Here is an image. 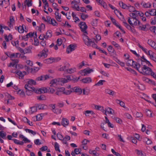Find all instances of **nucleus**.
<instances>
[{
    "instance_id": "1",
    "label": "nucleus",
    "mask_w": 156,
    "mask_h": 156,
    "mask_svg": "<svg viewBox=\"0 0 156 156\" xmlns=\"http://www.w3.org/2000/svg\"><path fill=\"white\" fill-rule=\"evenodd\" d=\"M136 70L140 73L145 76L150 75L152 70L150 67L145 65L141 66L139 64L137 66Z\"/></svg>"
},
{
    "instance_id": "2",
    "label": "nucleus",
    "mask_w": 156,
    "mask_h": 156,
    "mask_svg": "<svg viewBox=\"0 0 156 156\" xmlns=\"http://www.w3.org/2000/svg\"><path fill=\"white\" fill-rule=\"evenodd\" d=\"M87 34H83V39L85 44L88 46H91L94 48H97V44L89 39Z\"/></svg>"
},
{
    "instance_id": "3",
    "label": "nucleus",
    "mask_w": 156,
    "mask_h": 156,
    "mask_svg": "<svg viewBox=\"0 0 156 156\" xmlns=\"http://www.w3.org/2000/svg\"><path fill=\"white\" fill-rule=\"evenodd\" d=\"M36 84V82L32 79H30L27 82V83L25 85V89H28L29 90H34L35 88L32 86V85Z\"/></svg>"
},
{
    "instance_id": "4",
    "label": "nucleus",
    "mask_w": 156,
    "mask_h": 156,
    "mask_svg": "<svg viewBox=\"0 0 156 156\" xmlns=\"http://www.w3.org/2000/svg\"><path fill=\"white\" fill-rule=\"evenodd\" d=\"M93 71L94 70L93 69H90L89 68H87L80 70V73L81 75L86 76L88 75V74L93 72Z\"/></svg>"
},
{
    "instance_id": "5",
    "label": "nucleus",
    "mask_w": 156,
    "mask_h": 156,
    "mask_svg": "<svg viewBox=\"0 0 156 156\" xmlns=\"http://www.w3.org/2000/svg\"><path fill=\"white\" fill-rule=\"evenodd\" d=\"M81 31L83 32L84 34H87L86 31L87 26L85 22H81L79 24Z\"/></svg>"
},
{
    "instance_id": "6",
    "label": "nucleus",
    "mask_w": 156,
    "mask_h": 156,
    "mask_svg": "<svg viewBox=\"0 0 156 156\" xmlns=\"http://www.w3.org/2000/svg\"><path fill=\"white\" fill-rule=\"evenodd\" d=\"M126 61L128 66H132L134 68H136V69L137 68V66L139 64L131 59H129Z\"/></svg>"
},
{
    "instance_id": "7",
    "label": "nucleus",
    "mask_w": 156,
    "mask_h": 156,
    "mask_svg": "<svg viewBox=\"0 0 156 156\" xmlns=\"http://www.w3.org/2000/svg\"><path fill=\"white\" fill-rule=\"evenodd\" d=\"M10 4L9 0H0V6L6 8Z\"/></svg>"
},
{
    "instance_id": "8",
    "label": "nucleus",
    "mask_w": 156,
    "mask_h": 156,
    "mask_svg": "<svg viewBox=\"0 0 156 156\" xmlns=\"http://www.w3.org/2000/svg\"><path fill=\"white\" fill-rule=\"evenodd\" d=\"M19 54H20L19 53H12L9 55L10 57L11 58L12 60L16 63H18L19 62V60L17 59H13V58H18V55Z\"/></svg>"
},
{
    "instance_id": "9",
    "label": "nucleus",
    "mask_w": 156,
    "mask_h": 156,
    "mask_svg": "<svg viewBox=\"0 0 156 156\" xmlns=\"http://www.w3.org/2000/svg\"><path fill=\"white\" fill-rule=\"evenodd\" d=\"M7 23L9 27L11 28H12L15 23L14 18L12 16H10L9 21Z\"/></svg>"
},
{
    "instance_id": "10",
    "label": "nucleus",
    "mask_w": 156,
    "mask_h": 156,
    "mask_svg": "<svg viewBox=\"0 0 156 156\" xmlns=\"http://www.w3.org/2000/svg\"><path fill=\"white\" fill-rule=\"evenodd\" d=\"M76 47V45L70 44L67 48L66 51L68 53H69L71 52L74 51Z\"/></svg>"
},
{
    "instance_id": "11",
    "label": "nucleus",
    "mask_w": 156,
    "mask_h": 156,
    "mask_svg": "<svg viewBox=\"0 0 156 156\" xmlns=\"http://www.w3.org/2000/svg\"><path fill=\"white\" fill-rule=\"evenodd\" d=\"M34 90V92L37 94L44 93L47 92V89L45 88H40L38 90L35 88Z\"/></svg>"
},
{
    "instance_id": "12",
    "label": "nucleus",
    "mask_w": 156,
    "mask_h": 156,
    "mask_svg": "<svg viewBox=\"0 0 156 156\" xmlns=\"http://www.w3.org/2000/svg\"><path fill=\"white\" fill-rule=\"evenodd\" d=\"M17 30L20 33H23L24 31L25 32H27V31H26V26L23 25L18 27Z\"/></svg>"
},
{
    "instance_id": "13",
    "label": "nucleus",
    "mask_w": 156,
    "mask_h": 156,
    "mask_svg": "<svg viewBox=\"0 0 156 156\" xmlns=\"http://www.w3.org/2000/svg\"><path fill=\"white\" fill-rule=\"evenodd\" d=\"M69 123V121L67 119L63 117L61 121V124L64 127L67 126Z\"/></svg>"
},
{
    "instance_id": "14",
    "label": "nucleus",
    "mask_w": 156,
    "mask_h": 156,
    "mask_svg": "<svg viewBox=\"0 0 156 156\" xmlns=\"http://www.w3.org/2000/svg\"><path fill=\"white\" fill-rule=\"evenodd\" d=\"M16 74L19 76L20 79H23L24 75L26 74L27 73L26 71H21L19 70L15 72Z\"/></svg>"
},
{
    "instance_id": "15",
    "label": "nucleus",
    "mask_w": 156,
    "mask_h": 156,
    "mask_svg": "<svg viewBox=\"0 0 156 156\" xmlns=\"http://www.w3.org/2000/svg\"><path fill=\"white\" fill-rule=\"evenodd\" d=\"M149 56L150 58L154 61H156V57L155 56V54L151 51H148V53L147 54Z\"/></svg>"
},
{
    "instance_id": "16",
    "label": "nucleus",
    "mask_w": 156,
    "mask_h": 156,
    "mask_svg": "<svg viewBox=\"0 0 156 156\" xmlns=\"http://www.w3.org/2000/svg\"><path fill=\"white\" fill-rule=\"evenodd\" d=\"M70 65L67 62H66L64 64V65L63 66H60V67L58 69L59 71H63L65 70H67V68H68Z\"/></svg>"
},
{
    "instance_id": "17",
    "label": "nucleus",
    "mask_w": 156,
    "mask_h": 156,
    "mask_svg": "<svg viewBox=\"0 0 156 156\" xmlns=\"http://www.w3.org/2000/svg\"><path fill=\"white\" fill-rule=\"evenodd\" d=\"M37 56L39 58L41 57L45 58L47 57V53L45 52L44 51L42 50L38 54Z\"/></svg>"
},
{
    "instance_id": "18",
    "label": "nucleus",
    "mask_w": 156,
    "mask_h": 156,
    "mask_svg": "<svg viewBox=\"0 0 156 156\" xmlns=\"http://www.w3.org/2000/svg\"><path fill=\"white\" fill-rule=\"evenodd\" d=\"M72 79L71 78L70 76H67L65 78H62L61 80V81L63 83H66L72 80Z\"/></svg>"
},
{
    "instance_id": "19",
    "label": "nucleus",
    "mask_w": 156,
    "mask_h": 156,
    "mask_svg": "<svg viewBox=\"0 0 156 156\" xmlns=\"http://www.w3.org/2000/svg\"><path fill=\"white\" fill-rule=\"evenodd\" d=\"M81 81L84 83H89L92 82V79L90 77H87L83 78Z\"/></svg>"
},
{
    "instance_id": "20",
    "label": "nucleus",
    "mask_w": 156,
    "mask_h": 156,
    "mask_svg": "<svg viewBox=\"0 0 156 156\" xmlns=\"http://www.w3.org/2000/svg\"><path fill=\"white\" fill-rule=\"evenodd\" d=\"M49 78V77L48 75H42L37 78L36 80L41 81L45 80Z\"/></svg>"
},
{
    "instance_id": "21",
    "label": "nucleus",
    "mask_w": 156,
    "mask_h": 156,
    "mask_svg": "<svg viewBox=\"0 0 156 156\" xmlns=\"http://www.w3.org/2000/svg\"><path fill=\"white\" fill-rule=\"evenodd\" d=\"M142 80L146 82L147 83H149L155 85V83L152 80L150 79L147 78L146 77H144L142 78Z\"/></svg>"
},
{
    "instance_id": "22",
    "label": "nucleus",
    "mask_w": 156,
    "mask_h": 156,
    "mask_svg": "<svg viewBox=\"0 0 156 156\" xmlns=\"http://www.w3.org/2000/svg\"><path fill=\"white\" fill-rule=\"evenodd\" d=\"M147 43L152 48L156 50V43L154 41L149 39L148 40Z\"/></svg>"
},
{
    "instance_id": "23",
    "label": "nucleus",
    "mask_w": 156,
    "mask_h": 156,
    "mask_svg": "<svg viewBox=\"0 0 156 156\" xmlns=\"http://www.w3.org/2000/svg\"><path fill=\"white\" fill-rule=\"evenodd\" d=\"M58 81L57 80L54 79L52 80L50 83V87H56V86L58 84Z\"/></svg>"
},
{
    "instance_id": "24",
    "label": "nucleus",
    "mask_w": 156,
    "mask_h": 156,
    "mask_svg": "<svg viewBox=\"0 0 156 156\" xmlns=\"http://www.w3.org/2000/svg\"><path fill=\"white\" fill-rule=\"evenodd\" d=\"M141 5L144 8H150L151 6V4L150 2H142Z\"/></svg>"
},
{
    "instance_id": "25",
    "label": "nucleus",
    "mask_w": 156,
    "mask_h": 156,
    "mask_svg": "<svg viewBox=\"0 0 156 156\" xmlns=\"http://www.w3.org/2000/svg\"><path fill=\"white\" fill-rule=\"evenodd\" d=\"M73 90L79 94H81L82 93V90L81 89L77 87H74L73 89Z\"/></svg>"
},
{
    "instance_id": "26",
    "label": "nucleus",
    "mask_w": 156,
    "mask_h": 156,
    "mask_svg": "<svg viewBox=\"0 0 156 156\" xmlns=\"http://www.w3.org/2000/svg\"><path fill=\"white\" fill-rule=\"evenodd\" d=\"M52 32L51 30H48L46 33L45 39H48L49 38L51 37L52 36Z\"/></svg>"
},
{
    "instance_id": "27",
    "label": "nucleus",
    "mask_w": 156,
    "mask_h": 156,
    "mask_svg": "<svg viewBox=\"0 0 156 156\" xmlns=\"http://www.w3.org/2000/svg\"><path fill=\"white\" fill-rule=\"evenodd\" d=\"M60 89H61L63 93L66 95L70 94L72 91L71 90H65L64 87L60 88Z\"/></svg>"
},
{
    "instance_id": "28",
    "label": "nucleus",
    "mask_w": 156,
    "mask_h": 156,
    "mask_svg": "<svg viewBox=\"0 0 156 156\" xmlns=\"http://www.w3.org/2000/svg\"><path fill=\"white\" fill-rule=\"evenodd\" d=\"M47 106L43 104H39L37 105V108L39 110H44L46 109Z\"/></svg>"
},
{
    "instance_id": "29",
    "label": "nucleus",
    "mask_w": 156,
    "mask_h": 156,
    "mask_svg": "<svg viewBox=\"0 0 156 156\" xmlns=\"http://www.w3.org/2000/svg\"><path fill=\"white\" fill-rule=\"evenodd\" d=\"M105 92L106 94L112 96H113L115 93L114 91L108 89H106L105 90Z\"/></svg>"
},
{
    "instance_id": "30",
    "label": "nucleus",
    "mask_w": 156,
    "mask_h": 156,
    "mask_svg": "<svg viewBox=\"0 0 156 156\" xmlns=\"http://www.w3.org/2000/svg\"><path fill=\"white\" fill-rule=\"evenodd\" d=\"M5 100H13L14 99V98L13 96H12L9 94L8 93H6L5 94Z\"/></svg>"
},
{
    "instance_id": "31",
    "label": "nucleus",
    "mask_w": 156,
    "mask_h": 156,
    "mask_svg": "<svg viewBox=\"0 0 156 156\" xmlns=\"http://www.w3.org/2000/svg\"><path fill=\"white\" fill-rule=\"evenodd\" d=\"M82 90L83 95H88L90 91V89L87 87L83 88Z\"/></svg>"
},
{
    "instance_id": "32",
    "label": "nucleus",
    "mask_w": 156,
    "mask_h": 156,
    "mask_svg": "<svg viewBox=\"0 0 156 156\" xmlns=\"http://www.w3.org/2000/svg\"><path fill=\"white\" fill-rule=\"evenodd\" d=\"M37 111V107H33L30 108V110L29 111V114H31L34 113L36 112Z\"/></svg>"
},
{
    "instance_id": "33",
    "label": "nucleus",
    "mask_w": 156,
    "mask_h": 156,
    "mask_svg": "<svg viewBox=\"0 0 156 156\" xmlns=\"http://www.w3.org/2000/svg\"><path fill=\"white\" fill-rule=\"evenodd\" d=\"M106 113H107L108 114H113L114 113V111L113 109L110 108H106Z\"/></svg>"
},
{
    "instance_id": "34",
    "label": "nucleus",
    "mask_w": 156,
    "mask_h": 156,
    "mask_svg": "<svg viewBox=\"0 0 156 156\" xmlns=\"http://www.w3.org/2000/svg\"><path fill=\"white\" fill-rule=\"evenodd\" d=\"M135 152L137 154L138 156H145V153L142 152L141 151L136 149L135 150Z\"/></svg>"
},
{
    "instance_id": "35",
    "label": "nucleus",
    "mask_w": 156,
    "mask_h": 156,
    "mask_svg": "<svg viewBox=\"0 0 156 156\" xmlns=\"http://www.w3.org/2000/svg\"><path fill=\"white\" fill-rule=\"evenodd\" d=\"M45 28V25L44 24L42 23L38 27V30L41 32H42L44 30Z\"/></svg>"
},
{
    "instance_id": "36",
    "label": "nucleus",
    "mask_w": 156,
    "mask_h": 156,
    "mask_svg": "<svg viewBox=\"0 0 156 156\" xmlns=\"http://www.w3.org/2000/svg\"><path fill=\"white\" fill-rule=\"evenodd\" d=\"M119 4L120 7L124 9H127L128 5H127L125 4H124L122 2H119Z\"/></svg>"
},
{
    "instance_id": "37",
    "label": "nucleus",
    "mask_w": 156,
    "mask_h": 156,
    "mask_svg": "<svg viewBox=\"0 0 156 156\" xmlns=\"http://www.w3.org/2000/svg\"><path fill=\"white\" fill-rule=\"evenodd\" d=\"M17 94L20 97H23L24 96L25 94L23 90L19 89L17 91Z\"/></svg>"
},
{
    "instance_id": "38",
    "label": "nucleus",
    "mask_w": 156,
    "mask_h": 156,
    "mask_svg": "<svg viewBox=\"0 0 156 156\" xmlns=\"http://www.w3.org/2000/svg\"><path fill=\"white\" fill-rule=\"evenodd\" d=\"M89 153L90 154H93L94 156H99V154L97 153L95 150H90L89 151Z\"/></svg>"
},
{
    "instance_id": "39",
    "label": "nucleus",
    "mask_w": 156,
    "mask_h": 156,
    "mask_svg": "<svg viewBox=\"0 0 156 156\" xmlns=\"http://www.w3.org/2000/svg\"><path fill=\"white\" fill-rule=\"evenodd\" d=\"M55 18L59 22L61 21V14H59L58 12H55Z\"/></svg>"
},
{
    "instance_id": "40",
    "label": "nucleus",
    "mask_w": 156,
    "mask_h": 156,
    "mask_svg": "<svg viewBox=\"0 0 156 156\" xmlns=\"http://www.w3.org/2000/svg\"><path fill=\"white\" fill-rule=\"evenodd\" d=\"M25 131L27 132L28 133H29L32 134L33 135H35L37 133L35 131L29 129H25Z\"/></svg>"
},
{
    "instance_id": "41",
    "label": "nucleus",
    "mask_w": 156,
    "mask_h": 156,
    "mask_svg": "<svg viewBox=\"0 0 156 156\" xmlns=\"http://www.w3.org/2000/svg\"><path fill=\"white\" fill-rule=\"evenodd\" d=\"M136 20V19L133 18H129L128 20V22L129 23L131 26L133 25V23L134 21Z\"/></svg>"
},
{
    "instance_id": "42",
    "label": "nucleus",
    "mask_w": 156,
    "mask_h": 156,
    "mask_svg": "<svg viewBox=\"0 0 156 156\" xmlns=\"http://www.w3.org/2000/svg\"><path fill=\"white\" fill-rule=\"evenodd\" d=\"M14 143L20 145H23L24 142L23 141H20V140H17L16 139H13L12 140Z\"/></svg>"
},
{
    "instance_id": "43",
    "label": "nucleus",
    "mask_w": 156,
    "mask_h": 156,
    "mask_svg": "<svg viewBox=\"0 0 156 156\" xmlns=\"http://www.w3.org/2000/svg\"><path fill=\"white\" fill-rule=\"evenodd\" d=\"M149 12L150 13L151 16H156V9H152L149 10Z\"/></svg>"
},
{
    "instance_id": "44",
    "label": "nucleus",
    "mask_w": 156,
    "mask_h": 156,
    "mask_svg": "<svg viewBox=\"0 0 156 156\" xmlns=\"http://www.w3.org/2000/svg\"><path fill=\"white\" fill-rule=\"evenodd\" d=\"M76 70V69L75 68H70L67 70V72L71 74L75 72Z\"/></svg>"
},
{
    "instance_id": "45",
    "label": "nucleus",
    "mask_w": 156,
    "mask_h": 156,
    "mask_svg": "<svg viewBox=\"0 0 156 156\" xmlns=\"http://www.w3.org/2000/svg\"><path fill=\"white\" fill-rule=\"evenodd\" d=\"M52 58H48L44 60V62L45 63L50 64L53 63V61L52 60Z\"/></svg>"
},
{
    "instance_id": "46",
    "label": "nucleus",
    "mask_w": 156,
    "mask_h": 156,
    "mask_svg": "<svg viewBox=\"0 0 156 156\" xmlns=\"http://www.w3.org/2000/svg\"><path fill=\"white\" fill-rule=\"evenodd\" d=\"M84 114L87 116H89V114H91L92 115L94 114V113L92 111L87 110L84 112Z\"/></svg>"
},
{
    "instance_id": "47",
    "label": "nucleus",
    "mask_w": 156,
    "mask_h": 156,
    "mask_svg": "<svg viewBox=\"0 0 156 156\" xmlns=\"http://www.w3.org/2000/svg\"><path fill=\"white\" fill-rule=\"evenodd\" d=\"M0 137L4 139L6 138V134L3 131H0Z\"/></svg>"
},
{
    "instance_id": "48",
    "label": "nucleus",
    "mask_w": 156,
    "mask_h": 156,
    "mask_svg": "<svg viewBox=\"0 0 156 156\" xmlns=\"http://www.w3.org/2000/svg\"><path fill=\"white\" fill-rule=\"evenodd\" d=\"M72 5V8L76 11L79 10L80 8L78 4H71Z\"/></svg>"
},
{
    "instance_id": "49",
    "label": "nucleus",
    "mask_w": 156,
    "mask_h": 156,
    "mask_svg": "<svg viewBox=\"0 0 156 156\" xmlns=\"http://www.w3.org/2000/svg\"><path fill=\"white\" fill-rule=\"evenodd\" d=\"M137 46L140 48L146 54H147L148 53V51H147V50L146 48H144L143 47L141 46L139 44H137Z\"/></svg>"
},
{
    "instance_id": "50",
    "label": "nucleus",
    "mask_w": 156,
    "mask_h": 156,
    "mask_svg": "<svg viewBox=\"0 0 156 156\" xmlns=\"http://www.w3.org/2000/svg\"><path fill=\"white\" fill-rule=\"evenodd\" d=\"M137 46L140 48L146 54H147L148 53V51H147V50L146 48H144L143 47L141 46L139 44H137Z\"/></svg>"
},
{
    "instance_id": "51",
    "label": "nucleus",
    "mask_w": 156,
    "mask_h": 156,
    "mask_svg": "<svg viewBox=\"0 0 156 156\" xmlns=\"http://www.w3.org/2000/svg\"><path fill=\"white\" fill-rule=\"evenodd\" d=\"M54 147L55 150L56 151H58L59 152H60V151L59 149V146L58 144L56 142H55L54 144Z\"/></svg>"
},
{
    "instance_id": "52",
    "label": "nucleus",
    "mask_w": 156,
    "mask_h": 156,
    "mask_svg": "<svg viewBox=\"0 0 156 156\" xmlns=\"http://www.w3.org/2000/svg\"><path fill=\"white\" fill-rule=\"evenodd\" d=\"M105 81L104 80H100L97 83L94 85L95 86H100L103 85V82H105Z\"/></svg>"
},
{
    "instance_id": "53",
    "label": "nucleus",
    "mask_w": 156,
    "mask_h": 156,
    "mask_svg": "<svg viewBox=\"0 0 156 156\" xmlns=\"http://www.w3.org/2000/svg\"><path fill=\"white\" fill-rule=\"evenodd\" d=\"M50 24H51L53 26H57L58 25V23L54 19H52L51 20V22Z\"/></svg>"
},
{
    "instance_id": "54",
    "label": "nucleus",
    "mask_w": 156,
    "mask_h": 156,
    "mask_svg": "<svg viewBox=\"0 0 156 156\" xmlns=\"http://www.w3.org/2000/svg\"><path fill=\"white\" fill-rule=\"evenodd\" d=\"M127 9L129 10V11L133 12L135 11V8L134 7L128 5Z\"/></svg>"
},
{
    "instance_id": "55",
    "label": "nucleus",
    "mask_w": 156,
    "mask_h": 156,
    "mask_svg": "<svg viewBox=\"0 0 156 156\" xmlns=\"http://www.w3.org/2000/svg\"><path fill=\"white\" fill-rule=\"evenodd\" d=\"M88 17L87 14H86L83 13L81 14V17L82 20H85L86 18Z\"/></svg>"
},
{
    "instance_id": "56",
    "label": "nucleus",
    "mask_w": 156,
    "mask_h": 156,
    "mask_svg": "<svg viewBox=\"0 0 156 156\" xmlns=\"http://www.w3.org/2000/svg\"><path fill=\"white\" fill-rule=\"evenodd\" d=\"M146 114L147 116L149 117H152V112L149 109H146Z\"/></svg>"
},
{
    "instance_id": "57",
    "label": "nucleus",
    "mask_w": 156,
    "mask_h": 156,
    "mask_svg": "<svg viewBox=\"0 0 156 156\" xmlns=\"http://www.w3.org/2000/svg\"><path fill=\"white\" fill-rule=\"evenodd\" d=\"M25 2L27 6L30 7L32 5V2L31 0H25Z\"/></svg>"
},
{
    "instance_id": "58",
    "label": "nucleus",
    "mask_w": 156,
    "mask_h": 156,
    "mask_svg": "<svg viewBox=\"0 0 156 156\" xmlns=\"http://www.w3.org/2000/svg\"><path fill=\"white\" fill-rule=\"evenodd\" d=\"M26 89V94L28 95H29V96L31 95L32 94V92H34V90H29V89Z\"/></svg>"
},
{
    "instance_id": "59",
    "label": "nucleus",
    "mask_w": 156,
    "mask_h": 156,
    "mask_svg": "<svg viewBox=\"0 0 156 156\" xmlns=\"http://www.w3.org/2000/svg\"><path fill=\"white\" fill-rule=\"evenodd\" d=\"M144 141L146 142L147 144H151L152 143L151 140L147 138H145L144 139Z\"/></svg>"
},
{
    "instance_id": "60",
    "label": "nucleus",
    "mask_w": 156,
    "mask_h": 156,
    "mask_svg": "<svg viewBox=\"0 0 156 156\" xmlns=\"http://www.w3.org/2000/svg\"><path fill=\"white\" fill-rule=\"evenodd\" d=\"M114 119L118 123H119L120 124L122 123V119L120 118L115 117Z\"/></svg>"
},
{
    "instance_id": "61",
    "label": "nucleus",
    "mask_w": 156,
    "mask_h": 156,
    "mask_svg": "<svg viewBox=\"0 0 156 156\" xmlns=\"http://www.w3.org/2000/svg\"><path fill=\"white\" fill-rule=\"evenodd\" d=\"M52 111L55 113L60 114L62 112V110L61 109L56 108L53 110Z\"/></svg>"
},
{
    "instance_id": "62",
    "label": "nucleus",
    "mask_w": 156,
    "mask_h": 156,
    "mask_svg": "<svg viewBox=\"0 0 156 156\" xmlns=\"http://www.w3.org/2000/svg\"><path fill=\"white\" fill-rule=\"evenodd\" d=\"M133 12H134L135 13L136 16L139 15L140 16H144V14L142 12L135 11V10Z\"/></svg>"
},
{
    "instance_id": "63",
    "label": "nucleus",
    "mask_w": 156,
    "mask_h": 156,
    "mask_svg": "<svg viewBox=\"0 0 156 156\" xmlns=\"http://www.w3.org/2000/svg\"><path fill=\"white\" fill-rule=\"evenodd\" d=\"M101 36L99 34H97L95 36V38L94 39L96 42H97L98 41L101 40Z\"/></svg>"
},
{
    "instance_id": "64",
    "label": "nucleus",
    "mask_w": 156,
    "mask_h": 156,
    "mask_svg": "<svg viewBox=\"0 0 156 156\" xmlns=\"http://www.w3.org/2000/svg\"><path fill=\"white\" fill-rule=\"evenodd\" d=\"M139 27H138V29L140 30H144L146 28V26L144 25H142L140 23V25H139Z\"/></svg>"
}]
</instances>
